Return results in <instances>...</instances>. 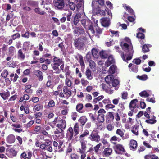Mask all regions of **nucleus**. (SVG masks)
Masks as SVG:
<instances>
[{"mask_svg": "<svg viewBox=\"0 0 159 159\" xmlns=\"http://www.w3.org/2000/svg\"><path fill=\"white\" fill-rule=\"evenodd\" d=\"M54 6L55 7L60 10L63 9L65 5L67 8L74 11L75 8L74 3L70 2V0H54Z\"/></svg>", "mask_w": 159, "mask_h": 159, "instance_id": "nucleus-1", "label": "nucleus"}, {"mask_svg": "<svg viewBox=\"0 0 159 159\" xmlns=\"http://www.w3.org/2000/svg\"><path fill=\"white\" fill-rule=\"evenodd\" d=\"M86 37H81L74 39V46L78 49H81L84 48L86 42Z\"/></svg>", "mask_w": 159, "mask_h": 159, "instance_id": "nucleus-2", "label": "nucleus"}, {"mask_svg": "<svg viewBox=\"0 0 159 159\" xmlns=\"http://www.w3.org/2000/svg\"><path fill=\"white\" fill-rule=\"evenodd\" d=\"M80 22L85 29L90 30L92 34H94L95 31L93 27L92 22L88 18L82 19L80 20Z\"/></svg>", "mask_w": 159, "mask_h": 159, "instance_id": "nucleus-3", "label": "nucleus"}, {"mask_svg": "<svg viewBox=\"0 0 159 159\" xmlns=\"http://www.w3.org/2000/svg\"><path fill=\"white\" fill-rule=\"evenodd\" d=\"M58 124L56 125L57 128L54 131V134H59L62 133L63 131V129H65L66 127V122L65 120L63 119L59 120L58 121Z\"/></svg>", "mask_w": 159, "mask_h": 159, "instance_id": "nucleus-4", "label": "nucleus"}, {"mask_svg": "<svg viewBox=\"0 0 159 159\" xmlns=\"http://www.w3.org/2000/svg\"><path fill=\"white\" fill-rule=\"evenodd\" d=\"M89 138L92 141L99 142L101 140V138L97 130H93L90 134Z\"/></svg>", "mask_w": 159, "mask_h": 159, "instance_id": "nucleus-5", "label": "nucleus"}, {"mask_svg": "<svg viewBox=\"0 0 159 159\" xmlns=\"http://www.w3.org/2000/svg\"><path fill=\"white\" fill-rule=\"evenodd\" d=\"M104 0H93L92 2V6L93 8H95L99 7H103L107 8L104 4ZM106 10V9H105Z\"/></svg>", "mask_w": 159, "mask_h": 159, "instance_id": "nucleus-6", "label": "nucleus"}, {"mask_svg": "<svg viewBox=\"0 0 159 159\" xmlns=\"http://www.w3.org/2000/svg\"><path fill=\"white\" fill-rule=\"evenodd\" d=\"M138 102V100L136 99L132 100L130 101L129 105V107L131 111L135 113L137 111V110L135 109L136 108H139V107L136 106V103Z\"/></svg>", "mask_w": 159, "mask_h": 159, "instance_id": "nucleus-7", "label": "nucleus"}, {"mask_svg": "<svg viewBox=\"0 0 159 159\" xmlns=\"http://www.w3.org/2000/svg\"><path fill=\"white\" fill-rule=\"evenodd\" d=\"M101 88L104 91L107 93L110 94H112L113 90H111V88L110 84H107L105 83H102L101 85Z\"/></svg>", "mask_w": 159, "mask_h": 159, "instance_id": "nucleus-8", "label": "nucleus"}, {"mask_svg": "<svg viewBox=\"0 0 159 159\" xmlns=\"http://www.w3.org/2000/svg\"><path fill=\"white\" fill-rule=\"evenodd\" d=\"M112 149L111 148L109 147L105 148L102 152V156L104 157H108L112 154Z\"/></svg>", "mask_w": 159, "mask_h": 159, "instance_id": "nucleus-9", "label": "nucleus"}, {"mask_svg": "<svg viewBox=\"0 0 159 159\" xmlns=\"http://www.w3.org/2000/svg\"><path fill=\"white\" fill-rule=\"evenodd\" d=\"M53 64L52 65L59 66L64 61L62 58H59L55 56H53Z\"/></svg>", "mask_w": 159, "mask_h": 159, "instance_id": "nucleus-10", "label": "nucleus"}, {"mask_svg": "<svg viewBox=\"0 0 159 159\" xmlns=\"http://www.w3.org/2000/svg\"><path fill=\"white\" fill-rule=\"evenodd\" d=\"M74 135L73 130L72 127H69L66 134V137L68 141L73 140V137Z\"/></svg>", "mask_w": 159, "mask_h": 159, "instance_id": "nucleus-11", "label": "nucleus"}, {"mask_svg": "<svg viewBox=\"0 0 159 159\" xmlns=\"http://www.w3.org/2000/svg\"><path fill=\"white\" fill-rule=\"evenodd\" d=\"M73 32L75 34L80 35L84 34L85 33V31L81 26H80L76 27L74 29Z\"/></svg>", "mask_w": 159, "mask_h": 159, "instance_id": "nucleus-12", "label": "nucleus"}, {"mask_svg": "<svg viewBox=\"0 0 159 159\" xmlns=\"http://www.w3.org/2000/svg\"><path fill=\"white\" fill-rule=\"evenodd\" d=\"M81 15L79 13H76L75 15H73L72 17L73 18V20H72L73 19H72V23L73 22L75 25H76L80 21L79 19L81 17Z\"/></svg>", "mask_w": 159, "mask_h": 159, "instance_id": "nucleus-13", "label": "nucleus"}, {"mask_svg": "<svg viewBox=\"0 0 159 159\" xmlns=\"http://www.w3.org/2000/svg\"><path fill=\"white\" fill-rule=\"evenodd\" d=\"M102 25L105 27H108L110 24V20L109 18H102L100 19Z\"/></svg>", "mask_w": 159, "mask_h": 159, "instance_id": "nucleus-14", "label": "nucleus"}, {"mask_svg": "<svg viewBox=\"0 0 159 159\" xmlns=\"http://www.w3.org/2000/svg\"><path fill=\"white\" fill-rule=\"evenodd\" d=\"M116 152L118 154H120L121 152H125V151L123 146L121 144H117L115 146Z\"/></svg>", "mask_w": 159, "mask_h": 159, "instance_id": "nucleus-15", "label": "nucleus"}, {"mask_svg": "<svg viewBox=\"0 0 159 159\" xmlns=\"http://www.w3.org/2000/svg\"><path fill=\"white\" fill-rule=\"evenodd\" d=\"M17 153V151H16L13 148H10L8 152H7V155L10 158H12L16 156Z\"/></svg>", "mask_w": 159, "mask_h": 159, "instance_id": "nucleus-16", "label": "nucleus"}, {"mask_svg": "<svg viewBox=\"0 0 159 159\" xmlns=\"http://www.w3.org/2000/svg\"><path fill=\"white\" fill-rule=\"evenodd\" d=\"M63 91L66 98L67 99L71 96L72 92L71 91L69 90L67 87L64 86Z\"/></svg>", "mask_w": 159, "mask_h": 159, "instance_id": "nucleus-17", "label": "nucleus"}, {"mask_svg": "<svg viewBox=\"0 0 159 159\" xmlns=\"http://www.w3.org/2000/svg\"><path fill=\"white\" fill-rule=\"evenodd\" d=\"M0 96L4 100H5L8 99L10 97V92L7 89L6 90V92L4 91L3 92L0 93Z\"/></svg>", "mask_w": 159, "mask_h": 159, "instance_id": "nucleus-18", "label": "nucleus"}, {"mask_svg": "<svg viewBox=\"0 0 159 159\" xmlns=\"http://www.w3.org/2000/svg\"><path fill=\"white\" fill-rule=\"evenodd\" d=\"M114 62L115 60L112 56H110L108 57L107 59L105 62V65L107 67H108Z\"/></svg>", "mask_w": 159, "mask_h": 159, "instance_id": "nucleus-19", "label": "nucleus"}, {"mask_svg": "<svg viewBox=\"0 0 159 159\" xmlns=\"http://www.w3.org/2000/svg\"><path fill=\"white\" fill-rule=\"evenodd\" d=\"M7 142L9 144L14 143L16 140L15 136L13 134H11L8 136L6 138Z\"/></svg>", "mask_w": 159, "mask_h": 159, "instance_id": "nucleus-20", "label": "nucleus"}, {"mask_svg": "<svg viewBox=\"0 0 159 159\" xmlns=\"http://www.w3.org/2000/svg\"><path fill=\"white\" fill-rule=\"evenodd\" d=\"M34 73L38 78V80L39 81H42L43 80V73L41 71L39 70H35L34 71Z\"/></svg>", "mask_w": 159, "mask_h": 159, "instance_id": "nucleus-21", "label": "nucleus"}, {"mask_svg": "<svg viewBox=\"0 0 159 159\" xmlns=\"http://www.w3.org/2000/svg\"><path fill=\"white\" fill-rule=\"evenodd\" d=\"M83 104L82 103H78L76 107V111L79 113H82L84 112V111L83 110Z\"/></svg>", "mask_w": 159, "mask_h": 159, "instance_id": "nucleus-22", "label": "nucleus"}, {"mask_svg": "<svg viewBox=\"0 0 159 159\" xmlns=\"http://www.w3.org/2000/svg\"><path fill=\"white\" fill-rule=\"evenodd\" d=\"M128 67L130 68V70L131 71L137 73L138 71V66L136 65L130 63L128 65Z\"/></svg>", "mask_w": 159, "mask_h": 159, "instance_id": "nucleus-23", "label": "nucleus"}, {"mask_svg": "<svg viewBox=\"0 0 159 159\" xmlns=\"http://www.w3.org/2000/svg\"><path fill=\"white\" fill-rule=\"evenodd\" d=\"M93 9L96 11V15L98 16H102L105 15V11L101 10V7H99Z\"/></svg>", "mask_w": 159, "mask_h": 159, "instance_id": "nucleus-24", "label": "nucleus"}, {"mask_svg": "<svg viewBox=\"0 0 159 159\" xmlns=\"http://www.w3.org/2000/svg\"><path fill=\"white\" fill-rule=\"evenodd\" d=\"M136 37L138 39H140V41L141 44L144 43L143 40L145 38V35L142 33L138 32L137 34Z\"/></svg>", "mask_w": 159, "mask_h": 159, "instance_id": "nucleus-25", "label": "nucleus"}, {"mask_svg": "<svg viewBox=\"0 0 159 159\" xmlns=\"http://www.w3.org/2000/svg\"><path fill=\"white\" fill-rule=\"evenodd\" d=\"M114 78V77L113 75H109L105 77V81L107 84H110L111 83Z\"/></svg>", "mask_w": 159, "mask_h": 159, "instance_id": "nucleus-26", "label": "nucleus"}, {"mask_svg": "<svg viewBox=\"0 0 159 159\" xmlns=\"http://www.w3.org/2000/svg\"><path fill=\"white\" fill-rule=\"evenodd\" d=\"M85 75L87 79L89 80H91L93 78L91 71L89 68H87L86 69Z\"/></svg>", "mask_w": 159, "mask_h": 159, "instance_id": "nucleus-27", "label": "nucleus"}, {"mask_svg": "<svg viewBox=\"0 0 159 159\" xmlns=\"http://www.w3.org/2000/svg\"><path fill=\"white\" fill-rule=\"evenodd\" d=\"M151 45L149 44H145L143 46L142 51L143 53H146L149 51V48L151 47Z\"/></svg>", "mask_w": 159, "mask_h": 159, "instance_id": "nucleus-28", "label": "nucleus"}, {"mask_svg": "<svg viewBox=\"0 0 159 159\" xmlns=\"http://www.w3.org/2000/svg\"><path fill=\"white\" fill-rule=\"evenodd\" d=\"M88 119L85 116H83L81 117L78 120L79 122L81 124V125L83 126L85 124L87 121Z\"/></svg>", "mask_w": 159, "mask_h": 159, "instance_id": "nucleus-29", "label": "nucleus"}, {"mask_svg": "<svg viewBox=\"0 0 159 159\" xmlns=\"http://www.w3.org/2000/svg\"><path fill=\"white\" fill-rule=\"evenodd\" d=\"M10 77L11 81L15 82L17 80L19 76L16 73L14 74V73H11L10 75Z\"/></svg>", "mask_w": 159, "mask_h": 159, "instance_id": "nucleus-30", "label": "nucleus"}, {"mask_svg": "<svg viewBox=\"0 0 159 159\" xmlns=\"http://www.w3.org/2000/svg\"><path fill=\"white\" fill-rule=\"evenodd\" d=\"M17 57L18 58H20L22 60H24L25 58V54L23 53L22 49H20L18 51Z\"/></svg>", "mask_w": 159, "mask_h": 159, "instance_id": "nucleus-31", "label": "nucleus"}, {"mask_svg": "<svg viewBox=\"0 0 159 159\" xmlns=\"http://www.w3.org/2000/svg\"><path fill=\"white\" fill-rule=\"evenodd\" d=\"M43 105L41 104H37L34 107L33 111L34 112H36L42 110L43 108Z\"/></svg>", "mask_w": 159, "mask_h": 159, "instance_id": "nucleus-32", "label": "nucleus"}, {"mask_svg": "<svg viewBox=\"0 0 159 159\" xmlns=\"http://www.w3.org/2000/svg\"><path fill=\"white\" fill-rule=\"evenodd\" d=\"M79 129L78 123H76L74 126L73 129L74 132V136H76L79 134Z\"/></svg>", "mask_w": 159, "mask_h": 159, "instance_id": "nucleus-33", "label": "nucleus"}, {"mask_svg": "<svg viewBox=\"0 0 159 159\" xmlns=\"http://www.w3.org/2000/svg\"><path fill=\"white\" fill-rule=\"evenodd\" d=\"M130 148L133 149H136L137 146V143L136 141L134 140H131L129 143Z\"/></svg>", "mask_w": 159, "mask_h": 159, "instance_id": "nucleus-34", "label": "nucleus"}, {"mask_svg": "<svg viewBox=\"0 0 159 159\" xmlns=\"http://www.w3.org/2000/svg\"><path fill=\"white\" fill-rule=\"evenodd\" d=\"M116 134L122 138V139L124 140L126 138L124 136V132L120 129H118L116 132Z\"/></svg>", "mask_w": 159, "mask_h": 159, "instance_id": "nucleus-35", "label": "nucleus"}, {"mask_svg": "<svg viewBox=\"0 0 159 159\" xmlns=\"http://www.w3.org/2000/svg\"><path fill=\"white\" fill-rule=\"evenodd\" d=\"M144 159H159L158 157L154 154H148L144 157Z\"/></svg>", "mask_w": 159, "mask_h": 159, "instance_id": "nucleus-36", "label": "nucleus"}, {"mask_svg": "<svg viewBox=\"0 0 159 159\" xmlns=\"http://www.w3.org/2000/svg\"><path fill=\"white\" fill-rule=\"evenodd\" d=\"M123 7H125V9L128 11V12L130 14V15H134V13L133 10L132 9V8L130 7L129 6H127L126 4L125 5V6H123Z\"/></svg>", "mask_w": 159, "mask_h": 159, "instance_id": "nucleus-37", "label": "nucleus"}, {"mask_svg": "<svg viewBox=\"0 0 159 159\" xmlns=\"http://www.w3.org/2000/svg\"><path fill=\"white\" fill-rule=\"evenodd\" d=\"M97 118L99 123H102L104 121V114H98Z\"/></svg>", "mask_w": 159, "mask_h": 159, "instance_id": "nucleus-38", "label": "nucleus"}, {"mask_svg": "<svg viewBox=\"0 0 159 159\" xmlns=\"http://www.w3.org/2000/svg\"><path fill=\"white\" fill-rule=\"evenodd\" d=\"M117 68L116 66L114 65H111L109 68L108 70L109 72L113 74L115 73L116 69Z\"/></svg>", "mask_w": 159, "mask_h": 159, "instance_id": "nucleus-39", "label": "nucleus"}, {"mask_svg": "<svg viewBox=\"0 0 159 159\" xmlns=\"http://www.w3.org/2000/svg\"><path fill=\"white\" fill-rule=\"evenodd\" d=\"M157 122V120L155 119V117L153 116V118H152L150 119L146 120H145V122L148 124H153L156 123Z\"/></svg>", "mask_w": 159, "mask_h": 159, "instance_id": "nucleus-40", "label": "nucleus"}, {"mask_svg": "<svg viewBox=\"0 0 159 159\" xmlns=\"http://www.w3.org/2000/svg\"><path fill=\"white\" fill-rule=\"evenodd\" d=\"M51 65L53 70L55 71L54 73L56 74H59L61 72V70L59 68V66L52 65V64Z\"/></svg>", "mask_w": 159, "mask_h": 159, "instance_id": "nucleus-41", "label": "nucleus"}, {"mask_svg": "<svg viewBox=\"0 0 159 159\" xmlns=\"http://www.w3.org/2000/svg\"><path fill=\"white\" fill-rule=\"evenodd\" d=\"M16 52L15 48L13 46H10L8 49V53L9 55L13 56Z\"/></svg>", "mask_w": 159, "mask_h": 159, "instance_id": "nucleus-42", "label": "nucleus"}, {"mask_svg": "<svg viewBox=\"0 0 159 159\" xmlns=\"http://www.w3.org/2000/svg\"><path fill=\"white\" fill-rule=\"evenodd\" d=\"M89 134V131L87 130H86L85 131H84V132L80 136L79 138L80 139H82L83 140L84 139V137L87 136Z\"/></svg>", "mask_w": 159, "mask_h": 159, "instance_id": "nucleus-43", "label": "nucleus"}, {"mask_svg": "<svg viewBox=\"0 0 159 159\" xmlns=\"http://www.w3.org/2000/svg\"><path fill=\"white\" fill-rule=\"evenodd\" d=\"M92 54L93 57L96 58H98V51L97 50L94 48H93L92 50Z\"/></svg>", "mask_w": 159, "mask_h": 159, "instance_id": "nucleus-44", "label": "nucleus"}, {"mask_svg": "<svg viewBox=\"0 0 159 159\" xmlns=\"http://www.w3.org/2000/svg\"><path fill=\"white\" fill-rule=\"evenodd\" d=\"M79 62L80 63L81 66L82 67H85V64L82 56L81 55H79Z\"/></svg>", "mask_w": 159, "mask_h": 159, "instance_id": "nucleus-45", "label": "nucleus"}, {"mask_svg": "<svg viewBox=\"0 0 159 159\" xmlns=\"http://www.w3.org/2000/svg\"><path fill=\"white\" fill-rule=\"evenodd\" d=\"M106 118L107 119L113 120L114 119L113 113L111 112H108L106 116Z\"/></svg>", "mask_w": 159, "mask_h": 159, "instance_id": "nucleus-46", "label": "nucleus"}, {"mask_svg": "<svg viewBox=\"0 0 159 159\" xmlns=\"http://www.w3.org/2000/svg\"><path fill=\"white\" fill-rule=\"evenodd\" d=\"M77 1L78 2L76 5L75 4V7H76L77 10H78L79 9H81L83 8L82 6L83 4L81 0H77Z\"/></svg>", "mask_w": 159, "mask_h": 159, "instance_id": "nucleus-47", "label": "nucleus"}, {"mask_svg": "<svg viewBox=\"0 0 159 159\" xmlns=\"http://www.w3.org/2000/svg\"><path fill=\"white\" fill-rule=\"evenodd\" d=\"M104 98V96L103 95H101L99 96L98 97L95 98L93 99V102L94 103H96L99 101H100L102 100Z\"/></svg>", "mask_w": 159, "mask_h": 159, "instance_id": "nucleus-48", "label": "nucleus"}, {"mask_svg": "<svg viewBox=\"0 0 159 159\" xmlns=\"http://www.w3.org/2000/svg\"><path fill=\"white\" fill-rule=\"evenodd\" d=\"M34 11L36 13L41 15H44L45 12L41 10L39 8H36L34 9Z\"/></svg>", "mask_w": 159, "mask_h": 159, "instance_id": "nucleus-49", "label": "nucleus"}, {"mask_svg": "<svg viewBox=\"0 0 159 159\" xmlns=\"http://www.w3.org/2000/svg\"><path fill=\"white\" fill-rule=\"evenodd\" d=\"M100 57L102 58H107L108 57V55L106 52L103 51H101L99 53Z\"/></svg>", "mask_w": 159, "mask_h": 159, "instance_id": "nucleus-50", "label": "nucleus"}, {"mask_svg": "<svg viewBox=\"0 0 159 159\" xmlns=\"http://www.w3.org/2000/svg\"><path fill=\"white\" fill-rule=\"evenodd\" d=\"M137 78L140 80L142 81H145L147 80L148 78V77L146 75L144 74L142 75L141 76H137Z\"/></svg>", "mask_w": 159, "mask_h": 159, "instance_id": "nucleus-51", "label": "nucleus"}, {"mask_svg": "<svg viewBox=\"0 0 159 159\" xmlns=\"http://www.w3.org/2000/svg\"><path fill=\"white\" fill-rule=\"evenodd\" d=\"M65 84L67 86L69 87H71L72 86V82L68 78H66L65 81Z\"/></svg>", "mask_w": 159, "mask_h": 159, "instance_id": "nucleus-52", "label": "nucleus"}, {"mask_svg": "<svg viewBox=\"0 0 159 159\" xmlns=\"http://www.w3.org/2000/svg\"><path fill=\"white\" fill-rule=\"evenodd\" d=\"M41 127L40 126L36 125L35 126L34 131L35 133L38 134L40 133L41 130Z\"/></svg>", "mask_w": 159, "mask_h": 159, "instance_id": "nucleus-53", "label": "nucleus"}, {"mask_svg": "<svg viewBox=\"0 0 159 159\" xmlns=\"http://www.w3.org/2000/svg\"><path fill=\"white\" fill-rule=\"evenodd\" d=\"M139 95L142 97H148L149 94L145 90L142 91L139 93Z\"/></svg>", "mask_w": 159, "mask_h": 159, "instance_id": "nucleus-54", "label": "nucleus"}, {"mask_svg": "<svg viewBox=\"0 0 159 159\" xmlns=\"http://www.w3.org/2000/svg\"><path fill=\"white\" fill-rule=\"evenodd\" d=\"M8 75V72L7 70H4L1 74V76L3 78L5 79L7 78Z\"/></svg>", "mask_w": 159, "mask_h": 159, "instance_id": "nucleus-55", "label": "nucleus"}, {"mask_svg": "<svg viewBox=\"0 0 159 159\" xmlns=\"http://www.w3.org/2000/svg\"><path fill=\"white\" fill-rule=\"evenodd\" d=\"M55 103L54 101L52 99L50 100L47 105L48 108L53 107L55 106Z\"/></svg>", "mask_w": 159, "mask_h": 159, "instance_id": "nucleus-56", "label": "nucleus"}, {"mask_svg": "<svg viewBox=\"0 0 159 159\" xmlns=\"http://www.w3.org/2000/svg\"><path fill=\"white\" fill-rule=\"evenodd\" d=\"M102 146V144L101 143H99L94 147V151L95 153H98L100 147Z\"/></svg>", "mask_w": 159, "mask_h": 159, "instance_id": "nucleus-57", "label": "nucleus"}, {"mask_svg": "<svg viewBox=\"0 0 159 159\" xmlns=\"http://www.w3.org/2000/svg\"><path fill=\"white\" fill-rule=\"evenodd\" d=\"M119 80L116 79H113L111 83L113 87H116L119 83Z\"/></svg>", "mask_w": 159, "mask_h": 159, "instance_id": "nucleus-58", "label": "nucleus"}, {"mask_svg": "<svg viewBox=\"0 0 159 159\" xmlns=\"http://www.w3.org/2000/svg\"><path fill=\"white\" fill-rule=\"evenodd\" d=\"M20 36V34L19 33H16L11 36V38L13 40H15L17 38H19Z\"/></svg>", "mask_w": 159, "mask_h": 159, "instance_id": "nucleus-59", "label": "nucleus"}, {"mask_svg": "<svg viewBox=\"0 0 159 159\" xmlns=\"http://www.w3.org/2000/svg\"><path fill=\"white\" fill-rule=\"evenodd\" d=\"M141 60L139 58H136L134 59L132 62L137 65L140 64L141 63Z\"/></svg>", "mask_w": 159, "mask_h": 159, "instance_id": "nucleus-60", "label": "nucleus"}, {"mask_svg": "<svg viewBox=\"0 0 159 159\" xmlns=\"http://www.w3.org/2000/svg\"><path fill=\"white\" fill-rule=\"evenodd\" d=\"M71 159H80L79 156L75 153H73L70 155Z\"/></svg>", "mask_w": 159, "mask_h": 159, "instance_id": "nucleus-61", "label": "nucleus"}, {"mask_svg": "<svg viewBox=\"0 0 159 159\" xmlns=\"http://www.w3.org/2000/svg\"><path fill=\"white\" fill-rule=\"evenodd\" d=\"M68 13L66 15L67 20L68 21H69L71 20V16L72 14V12L71 11H68Z\"/></svg>", "mask_w": 159, "mask_h": 159, "instance_id": "nucleus-62", "label": "nucleus"}, {"mask_svg": "<svg viewBox=\"0 0 159 159\" xmlns=\"http://www.w3.org/2000/svg\"><path fill=\"white\" fill-rule=\"evenodd\" d=\"M89 66L92 69L95 68L96 64L93 61L91 60L89 61Z\"/></svg>", "mask_w": 159, "mask_h": 159, "instance_id": "nucleus-63", "label": "nucleus"}, {"mask_svg": "<svg viewBox=\"0 0 159 159\" xmlns=\"http://www.w3.org/2000/svg\"><path fill=\"white\" fill-rule=\"evenodd\" d=\"M138 129L137 127L134 126L133 127V129L131 130L132 132L136 135L138 134V130H137Z\"/></svg>", "mask_w": 159, "mask_h": 159, "instance_id": "nucleus-64", "label": "nucleus"}]
</instances>
